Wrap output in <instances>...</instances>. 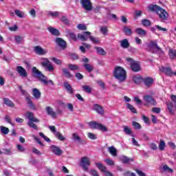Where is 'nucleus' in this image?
<instances>
[{"label":"nucleus","mask_w":176,"mask_h":176,"mask_svg":"<svg viewBox=\"0 0 176 176\" xmlns=\"http://www.w3.org/2000/svg\"><path fill=\"white\" fill-rule=\"evenodd\" d=\"M120 43L122 49H129L130 47V43H129V40H127V38L122 40Z\"/></svg>","instance_id":"nucleus-22"},{"label":"nucleus","mask_w":176,"mask_h":176,"mask_svg":"<svg viewBox=\"0 0 176 176\" xmlns=\"http://www.w3.org/2000/svg\"><path fill=\"white\" fill-rule=\"evenodd\" d=\"M62 71L66 78H67L68 79H71V78H72V74H71V73L69 72V71H68V69L63 68L62 69Z\"/></svg>","instance_id":"nucleus-37"},{"label":"nucleus","mask_w":176,"mask_h":176,"mask_svg":"<svg viewBox=\"0 0 176 176\" xmlns=\"http://www.w3.org/2000/svg\"><path fill=\"white\" fill-rule=\"evenodd\" d=\"M80 3L82 8L87 10V12H91L93 10V3L91 0H80Z\"/></svg>","instance_id":"nucleus-6"},{"label":"nucleus","mask_w":176,"mask_h":176,"mask_svg":"<svg viewBox=\"0 0 176 176\" xmlns=\"http://www.w3.org/2000/svg\"><path fill=\"white\" fill-rule=\"evenodd\" d=\"M14 13H15L16 16H17V17H19V19H24V17L25 16V13H24V12L20 11L19 10H15Z\"/></svg>","instance_id":"nucleus-34"},{"label":"nucleus","mask_w":176,"mask_h":176,"mask_svg":"<svg viewBox=\"0 0 176 176\" xmlns=\"http://www.w3.org/2000/svg\"><path fill=\"white\" fill-rule=\"evenodd\" d=\"M14 40H15V42L16 43L20 44V43H21V41H23V36H14Z\"/></svg>","instance_id":"nucleus-55"},{"label":"nucleus","mask_w":176,"mask_h":176,"mask_svg":"<svg viewBox=\"0 0 176 176\" xmlns=\"http://www.w3.org/2000/svg\"><path fill=\"white\" fill-rule=\"evenodd\" d=\"M142 120H144V123L146 124H149V118L146 117L145 115L142 116Z\"/></svg>","instance_id":"nucleus-62"},{"label":"nucleus","mask_w":176,"mask_h":176,"mask_svg":"<svg viewBox=\"0 0 176 176\" xmlns=\"http://www.w3.org/2000/svg\"><path fill=\"white\" fill-rule=\"evenodd\" d=\"M104 162L108 164V166H113V164H115V162L112 160L107 159Z\"/></svg>","instance_id":"nucleus-61"},{"label":"nucleus","mask_w":176,"mask_h":176,"mask_svg":"<svg viewBox=\"0 0 176 176\" xmlns=\"http://www.w3.org/2000/svg\"><path fill=\"white\" fill-rule=\"evenodd\" d=\"M69 57L71 60H78V58H79V56L76 54H71Z\"/></svg>","instance_id":"nucleus-63"},{"label":"nucleus","mask_w":176,"mask_h":176,"mask_svg":"<svg viewBox=\"0 0 176 176\" xmlns=\"http://www.w3.org/2000/svg\"><path fill=\"white\" fill-rule=\"evenodd\" d=\"M89 39L90 41H91V42H93V43H100V39H98V38L89 36Z\"/></svg>","instance_id":"nucleus-53"},{"label":"nucleus","mask_w":176,"mask_h":176,"mask_svg":"<svg viewBox=\"0 0 176 176\" xmlns=\"http://www.w3.org/2000/svg\"><path fill=\"white\" fill-rule=\"evenodd\" d=\"M33 96H34V98H37V99L41 98V91H39L38 89L34 88L33 89Z\"/></svg>","instance_id":"nucleus-36"},{"label":"nucleus","mask_w":176,"mask_h":176,"mask_svg":"<svg viewBox=\"0 0 176 176\" xmlns=\"http://www.w3.org/2000/svg\"><path fill=\"white\" fill-rule=\"evenodd\" d=\"M34 52L35 53H36V54H38L39 56L46 54V53H47V51L41 47V46L39 45L34 47Z\"/></svg>","instance_id":"nucleus-15"},{"label":"nucleus","mask_w":176,"mask_h":176,"mask_svg":"<svg viewBox=\"0 0 176 176\" xmlns=\"http://www.w3.org/2000/svg\"><path fill=\"white\" fill-rule=\"evenodd\" d=\"M126 61L130 63V67H140V61L134 60L131 58H126Z\"/></svg>","instance_id":"nucleus-19"},{"label":"nucleus","mask_w":176,"mask_h":176,"mask_svg":"<svg viewBox=\"0 0 176 176\" xmlns=\"http://www.w3.org/2000/svg\"><path fill=\"white\" fill-rule=\"evenodd\" d=\"M26 101H27L30 109H33L34 111H35V109H36V107L34 105V103L32 102V100H31V98H30V96L26 97Z\"/></svg>","instance_id":"nucleus-29"},{"label":"nucleus","mask_w":176,"mask_h":176,"mask_svg":"<svg viewBox=\"0 0 176 176\" xmlns=\"http://www.w3.org/2000/svg\"><path fill=\"white\" fill-rule=\"evenodd\" d=\"M158 148H159L160 151H164V149L166 148V142H164V141H163V140H160Z\"/></svg>","instance_id":"nucleus-43"},{"label":"nucleus","mask_w":176,"mask_h":176,"mask_svg":"<svg viewBox=\"0 0 176 176\" xmlns=\"http://www.w3.org/2000/svg\"><path fill=\"white\" fill-rule=\"evenodd\" d=\"M127 108H128V109H130V111H131V112H132V113H138L137 109H135L134 108V106H133V104H128Z\"/></svg>","instance_id":"nucleus-48"},{"label":"nucleus","mask_w":176,"mask_h":176,"mask_svg":"<svg viewBox=\"0 0 176 176\" xmlns=\"http://www.w3.org/2000/svg\"><path fill=\"white\" fill-rule=\"evenodd\" d=\"M132 79L135 85H140V83L144 80V77L141 75H135L133 76Z\"/></svg>","instance_id":"nucleus-17"},{"label":"nucleus","mask_w":176,"mask_h":176,"mask_svg":"<svg viewBox=\"0 0 176 176\" xmlns=\"http://www.w3.org/2000/svg\"><path fill=\"white\" fill-rule=\"evenodd\" d=\"M121 161L122 162V163H124V164H127L128 163H130V162H134V159L128 157L126 155H123L121 157Z\"/></svg>","instance_id":"nucleus-25"},{"label":"nucleus","mask_w":176,"mask_h":176,"mask_svg":"<svg viewBox=\"0 0 176 176\" xmlns=\"http://www.w3.org/2000/svg\"><path fill=\"white\" fill-rule=\"evenodd\" d=\"M16 71L18 74H19V76H21L22 78H27L28 74H27V71L25 70L23 67H17Z\"/></svg>","instance_id":"nucleus-16"},{"label":"nucleus","mask_w":176,"mask_h":176,"mask_svg":"<svg viewBox=\"0 0 176 176\" xmlns=\"http://www.w3.org/2000/svg\"><path fill=\"white\" fill-rule=\"evenodd\" d=\"M52 61H53V63H55V64H56L57 65H61V64H63V61L56 57L52 58Z\"/></svg>","instance_id":"nucleus-49"},{"label":"nucleus","mask_w":176,"mask_h":176,"mask_svg":"<svg viewBox=\"0 0 176 176\" xmlns=\"http://www.w3.org/2000/svg\"><path fill=\"white\" fill-rule=\"evenodd\" d=\"M141 16H142V11L141 10L135 11V20H137L138 17H141Z\"/></svg>","instance_id":"nucleus-52"},{"label":"nucleus","mask_w":176,"mask_h":176,"mask_svg":"<svg viewBox=\"0 0 176 176\" xmlns=\"http://www.w3.org/2000/svg\"><path fill=\"white\" fill-rule=\"evenodd\" d=\"M3 101L4 102V104L7 107H9L10 108H14V103L10 100V99L8 98H3Z\"/></svg>","instance_id":"nucleus-23"},{"label":"nucleus","mask_w":176,"mask_h":176,"mask_svg":"<svg viewBox=\"0 0 176 176\" xmlns=\"http://www.w3.org/2000/svg\"><path fill=\"white\" fill-rule=\"evenodd\" d=\"M91 35V32H84L82 33V34H80V33L78 34L77 38L78 39H80V41H82V42H85V41H87V39H88L87 36H90Z\"/></svg>","instance_id":"nucleus-10"},{"label":"nucleus","mask_w":176,"mask_h":176,"mask_svg":"<svg viewBox=\"0 0 176 176\" xmlns=\"http://www.w3.org/2000/svg\"><path fill=\"white\" fill-rule=\"evenodd\" d=\"M51 151L56 156H61L63 155V150H61L58 146L56 145H52L50 146Z\"/></svg>","instance_id":"nucleus-12"},{"label":"nucleus","mask_w":176,"mask_h":176,"mask_svg":"<svg viewBox=\"0 0 176 176\" xmlns=\"http://www.w3.org/2000/svg\"><path fill=\"white\" fill-rule=\"evenodd\" d=\"M77 28L80 31H86L87 30V27L85 24H78Z\"/></svg>","instance_id":"nucleus-50"},{"label":"nucleus","mask_w":176,"mask_h":176,"mask_svg":"<svg viewBox=\"0 0 176 176\" xmlns=\"http://www.w3.org/2000/svg\"><path fill=\"white\" fill-rule=\"evenodd\" d=\"M160 71L164 74H166L167 76H173V75L176 76V72H173L171 67H162L160 69Z\"/></svg>","instance_id":"nucleus-9"},{"label":"nucleus","mask_w":176,"mask_h":176,"mask_svg":"<svg viewBox=\"0 0 176 176\" xmlns=\"http://www.w3.org/2000/svg\"><path fill=\"white\" fill-rule=\"evenodd\" d=\"M146 50L151 53H155V41H151L146 43Z\"/></svg>","instance_id":"nucleus-21"},{"label":"nucleus","mask_w":176,"mask_h":176,"mask_svg":"<svg viewBox=\"0 0 176 176\" xmlns=\"http://www.w3.org/2000/svg\"><path fill=\"white\" fill-rule=\"evenodd\" d=\"M124 131L125 134L127 135H131L133 134V132L131 131V129L129 128V126H126L124 127Z\"/></svg>","instance_id":"nucleus-47"},{"label":"nucleus","mask_w":176,"mask_h":176,"mask_svg":"<svg viewBox=\"0 0 176 176\" xmlns=\"http://www.w3.org/2000/svg\"><path fill=\"white\" fill-rule=\"evenodd\" d=\"M1 131L4 135H7V134H9V128L6 126H1Z\"/></svg>","instance_id":"nucleus-44"},{"label":"nucleus","mask_w":176,"mask_h":176,"mask_svg":"<svg viewBox=\"0 0 176 176\" xmlns=\"http://www.w3.org/2000/svg\"><path fill=\"white\" fill-rule=\"evenodd\" d=\"M142 24L144 25V27H149L152 24V22H151L148 19H143L142 21Z\"/></svg>","instance_id":"nucleus-39"},{"label":"nucleus","mask_w":176,"mask_h":176,"mask_svg":"<svg viewBox=\"0 0 176 176\" xmlns=\"http://www.w3.org/2000/svg\"><path fill=\"white\" fill-rule=\"evenodd\" d=\"M82 88L83 89L84 91H85V93L90 94L92 91L91 87H89V85H83Z\"/></svg>","instance_id":"nucleus-46"},{"label":"nucleus","mask_w":176,"mask_h":176,"mask_svg":"<svg viewBox=\"0 0 176 176\" xmlns=\"http://www.w3.org/2000/svg\"><path fill=\"white\" fill-rule=\"evenodd\" d=\"M166 106L169 113H170V115H174V111H173L174 108V104H173L171 102H166Z\"/></svg>","instance_id":"nucleus-27"},{"label":"nucleus","mask_w":176,"mask_h":176,"mask_svg":"<svg viewBox=\"0 0 176 176\" xmlns=\"http://www.w3.org/2000/svg\"><path fill=\"white\" fill-rule=\"evenodd\" d=\"M16 148L19 152H24L25 151V148L21 144H17Z\"/></svg>","instance_id":"nucleus-59"},{"label":"nucleus","mask_w":176,"mask_h":176,"mask_svg":"<svg viewBox=\"0 0 176 176\" xmlns=\"http://www.w3.org/2000/svg\"><path fill=\"white\" fill-rule=\"evenodd\" d=\"M95 165L102 173H104V176H113L111 172L107 170V166H105L101 162H96Z\"/></svg>","instance_id":"nucleus-7"},{"label":"nucleus","mask_w":176,"mask_h":176,"mask_svg":"<svg viewBox=\"0 0 176 176\" xmlns=\"http://www.w3.org/2000/svg\"><path fill=\"white\" fill-rule=\"evenodd\" d=\"M32 76L36 78V79H38V80L45 86H47L48 84L52 85V86H54V82L52 80H49L46 76L42 74V72L36 69V67H33L32 68Z\"/></svg>","instance_id":"nucleus-1"},{"label":"nucleus","mask_w":176,"mask_h":176,"mask_svg":"<svg viewBox=\"0 0 176 176\" xmlns=\"http://www.w3.org/2000/svg\"><path fill=\"white\" fill-rule=\"evenodd\" d=\"M87 135L89 140H97V135H96V134L88 133Z\"/></svg>","instance_id":"nucleus-57"},{"label":"nucleus","mask_w":176,"mask_h":176,"mask_svg":"<svg viewBox=\"0 0 176 176\" xmlns=\"http://www.w3.org/2000/svg\"><path fill=\"white\" fill-rule=\"evenodd\" d=\"M45 111L47 112V114L49 115L50 116H52V118H57V113H56L54 110L53 108L47 106L45 108Z\"/></svg>","instance_id":"nucleus-18"},{"label":"nucleus","mask_w":176,"mask_h":176,"mask_svg":"<svg viewBox=\"0 0 176 176\" xmlns=\"http://www.w3.org/2000/svg\"><path fill=\"white\" fill-rule=\"evenodd\" d=\"M73 140L75 141H78V142H80V137L78 136L76 133H73Z\"/></svg>","instance_id":"nucleus-60"},{"label":"nucleus","mask_w":176,"mask_h":176,"mask_svg":"<svg viewBox=\"0 0 176 176\" xmlns=\"http://www.w3.org/2000/svg\"><path fill=\"white\" fill-rule=\"evenodd\" d=\"M135 32L136 34H138V35H140V36H145L146 35V31L140 28L135 30Z\"/></svg>","instance_id":"nucleus-32"},{"label":"nucleus","mask_w":176,"mask_h":176,"mask_svg":"<svg viewBox=\"0 0 176 176\" xmlns=\"http://www.w3.org/2000/svg\"><path fill=\"white\" fill-rule=\"evenodd\" d=\"M60 21L61 23H63V24H66V25H69V20L65 16H63L60 18Z\"/></svg>","instance_id":"nucleus-40"},{"label":"nucleus","mask_w":176,"mask_h":176,"mask_svg":"<svg viewBox=\"0 0 176 176\" xmlns=\"http://www.w3.org/2000/svg\"><path fill=\"white\" fill-rule=\"evenodd\" d=\"M95 49L98 54H100L101 56L107 55V52H105L101 47H96Z\"/></svg>","instance_id":"nucleus-33"},{"label":"nucleus","mask_w":176,"mask_h":176,"mask_svg":"<svg viewBox=\"0 0 176 176\" xmlns=\"http://www.w3.org/2000/svg\"><path fill=\"white\" fill-rule=\"evenodd\" d=\"M90 160L87 157H82L81 158V167L84 171H89V168L87 166H90Z\"/></svg>","instance_id":"nucleus-8"},{"label":"nucleus","mask_w":176,"mask_h":176,"mask_svg":"<svg viewBox=\"0 0 176 176\" xmlns=\"http://www.w3.org/2000/svg\"><path fill=\"white\" fill-rule=\"evenodd\" d=\"M63 86L65 89H67V91L69 93V94H74V88H72L71 86V84H69L68 82H65Z\"/></svg>","instance_id":"nucleus-20"},{"label":"nucleus","mask_w":176,"mask_h":176,"mask_svg":"<svg viewBox=\"0 0 176 176\" xmlns=\"http://www.w3.org/2000/svg\"><path fill=\"white\" fill-rule=\"evenodd\" d=\"M123 32L127 36H130L133 34V31L127 26H124L123 27Z\"/></svg>","instance_id":"nucleus-28"},{"label":"nucleus","mask_w":176,"mask_h":176,"mask_svg":"<svg viewBox=\"0 0 176 176\" xmlns=\"http://www.w3.org/2000/svg\"><path fill=\"white\" fill-rule=\"evenodd\" d=\"M113 74L120 82H124L127 79V72L122 67H116Z\"/></svg>","instance_id":"nucleus-2"},{"label":"nucleus","mask_w":176,"mask_h":176,"mask_svg":"<svg viewBox=\"0 0 176 176\" xmlns=\"http://www.w3.org/2000/svg\"><path fill=\"white\" fill-rule=\"evenodd\" d=\"M144 99L146 102H148V104H152V102H155V99H153V98L149 95L144 96Z\"/></svg>","instance_id":"nucleus-35"},{"label":"nucleus","mask_w":176,"mask_h":176,"mask_svg":"<svg viewBox=\"0 0 176 176\" xmlns=\"http://www.w3.org/2000/svg\"><path fill=\"white\" fill-rule=\"evenodd\" d=\"M56 137L59 141H65V138L60 132L56 133Z\"/></svg>","instance_id":"nucleus-42"},{"label":"nucleus","mask_w":176,"mask_h":176,"mask_svg":"<svg viewBox=\"0 0 176 176\" xmlns=\"http://www.w3.org/2000/svg\"><path fill=\"white\" fill-rule=\"evenodd\" d=\"M164 171H166L167 173H174V170L173 168L168 167L167 165H164L163 166Z\"/></svg>","instance_id":"nucleus-51"},{"label":"nucleus","mask_w":176,"mask_h":176,"mask_svg":"<svg viewBox=\"0 0 176 176\" xmlns=\"http://www.w3.org/2000/svg\"><path fill=\"white\" fill-rule=\"evenodd\" d=\"M108 151L109 153L112 155V156H118V151L116 150V148H115V147H113V146L109 147Z\"/></svg>","instance_id":"nucleus-31"},{"label":"nucleus","mask_w":176,"mask_h":176,"mask_svg":"<svg viewBox=\"0 0 176 176\" xmlns=\"http://www.w3.org/2000/svg\"><path fill=\"white\" fill-rule=\"evenodd\" d=\"M130 69L133 72H140L142 69L141 67H131Z\"/></svg>","instance_id":"nucleus-54"},{"label":"nucleus","mask_w":176,"mask_h":176,"mask_svg":"<svg viewBox=\"0 0 176 176\" xmlns=\"http://www.w3.org/2000/svg\"><path fill=\"white\" fill-rule=\"evenodd\" d=\"M100 32L102 35H107L108 34V28L107 26L100 27Z\"/></svg>","instance_id":"nucleus-45"},{"label":"nucleus","mask_w":176,"mask_h":176,"mask_svg":"<svg viewBox=\"0 0 176 176\" xmlns=\"http://www.w3.org/2000/svg\"><path fill=\"white\" fill-rule=\"evenodd\" d=\"M43 62H41V65L43 67H52V63H50V61L47 58H44Z\"/></svg>","instance_id":"nucleus-38"},{"label":"nucleus","mask_w":176,"mask_h":176,"mask_svg":"<svg viewBox=\"0 0 176 176\" xmlns=\"http://www.w3.org/2000/svg\"><path fill=\"white\" fill-rule=\"evenodd\" d=\"M155 12L162 21H166V20L168 19V13H167V11L157 5H155Z\"/></svg>","instance_id":"nucleus-4"},{"label":"nucleus","mask_w":176,"mask_h":176,"mask_svg":"<svg viewBox=\"0 0 176 176\" xmlns=\"http://www.w3.org/2000/svg\"><path fill=\"white\" fill-rule=\"evenodd\" d=\"M69 36L73 41H78V37H76V34H75V33H74V32H69Z\"/></svg>","instance_id":"nucleus-56"},{"label":"nucleus","mask_w":176,"mask_h":176,"mask_svg":"<svg viewBox=\"0 0 176 176\" xmlns=\"http://www.w3.org/2000/svg\"><path fill=\"white\" fill-rule=\"evenodd\" d=\"M91 129L94 130H100V131H108V128L104 126L102 124H100L96 121H91L88 123Z\"/></svg>","instance_id":"nucleus-5"},{"label":"nucleus","mask_w":176,"mask_h":176,"mask_svg":"<svg viewBox=\"0 0 176 176\" xmlns=\"http://www.w3.org/2000/svg\"><path fill=\"white\" fill-rule=\"evenodd\" d=\"M82 62L85 63L84 67H91V65H90V64L87 63H89V58H83Z\"/></svg>","instance_id":"nucleus-58"},{"label":"nucleus","mask_w":176,"mask_h":176,"mask_svg":"<svg viewBox=\"0 0 176 176\" xmlns=\"http://www.w3.org/2000/svg\"><path fill=\"white\" fill-rule=\"evenodd\" d=\"M90 174L92 176H100L98 175V172L94 169L90 170Z\"/></svg>","instance_id":"nucleus-64"},{"label":"nucleus","mask_w":176,"mask_h":176,"mask_svg":"<svg viewBox=\"0 0 176 176\" xmlns=\"http://www.w3.org/2000/svg\"><path fill=\"white\" fill-rule=\"evenodd\" d=\"M48 31L49 32H50V34H52V35H54L55 36H58L60 35V32L58 31V30L54 28H52V27L48 28Z\"/></svg>","instance_id":"nucleus-24"},{"label":"nucleus","mask_w":176,"mask_h":176,"mask_svg":"<svg viewBox=\"0 0 176 176\" xmlns=\"http://www.w3.org/2000/svg\"><path fill=\"white\" fill-rule=\"evenodd\" d=\"M56 43L59 46V47L62 48L63 50L67 48V42L64 41L62 38L57 37L55 40Z\"/></svg>","instance_id":"nucleus-11"},{"label":"nucleus","mask_w":176,"mask_h":176,"mask_svg":"<svg viewBox=\"0 0 176 176\" xmlns=\"http://www.w3.org/2000/svg\"><path fill=\"white\" fill-rule=\"evenodd\" d=\"M168 56L171 60H175L176 58V50L170 49L168 52Z\"/></svg>","instance_id":"nucleus-30"},{"label":"nucleus","mask_w":176,"mask_h":176,"mask_svg":"<svg viewBox=\"0 0 176 176\" xmlns=\"http://www.w3.org/2000/svg\"><path fill=\"white\" fill-rule=\"evenodd\" d=\"M132 126L134 127L135 130H141V124L135 121L132 122Z\"/></svg>","instance_id":"nucleus-41"},{"label":"nucleus","mask_w":176,"mask_h":176,"mask_svg":"<svg viewBox=\"0 0 176 176\" xmlns=\"http://www.w3.org/2000/svg\"><path fill=\"white\" fill-rule=\"evenodd\" d=\"M94 111L97 112L99 115H104V107L98 104H94Z\"/></svg>","instance_id":"nucleus-13"},{"label":"nucleus","mask_w":176,"mask_h":176,"mask_svg":"<svg viewBox=\"0 0 176 176\" xmlns=\"http://www.w3.org/2000/svg\"><path fill=\"white\" fill-rule=\"evenodd\" d=\"M27 118L29 120L28 123V126L31 129H34V130H38V125L34 123H39V119L34 117V113L32 112L28 111L26 113Z\"/></svg>","instance_id":"nucleus-3"},{"label":"nucleus","mask_w":176,"mask_h":176,"mask_svg":"<svg viewBox=\"0 0 176 176\" xmlns=\"http://www.w3.org/2000/svg\"><path fill=\"white\" fill-rule=\"evenodd\" d=\"M142 82H144L145 86H146V87H150L153 85V78L151 77H145V78H143Z\"/></svg>","instance_id":"nucleus-14"},{"label":"nucleus","mask_w":176,"mask_h":176,"mask_svg":"<svg viewBox=\"0 0 176 176\" xmlns=\"http://www.w3.org/2000/svg\"><path fill=\"white\" fill-rule=\"evenodd\" d=\"M155 52L160 56L164 55V52H163V50H162V48L157 46V44L156 43L155 44Z\"/></svg>","instance_id":"nucleus-26"}]
</instances>
